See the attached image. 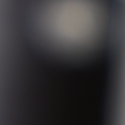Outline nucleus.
<instances>
[{
	"label": "nucleus",
	"instance_id": "nucleus-1",
	"mask_svg": "<svg viewBox=\"0 0 125 125\" xmlns=\"http://www.w3.org/2000/svg\"><path fill=\"white\" fill-rule=\"evenodd\" d=\"M23 16L24 17H25V15H23Z\"/></svg>",
	"mask_w": 125,
	"mask_h": 125
},
{
	"label": "nucleus",
	"instance_id": "nucleus-3",
	"mask_svg": "<svg viewBox=\"0 0 125 125\" xmlns=\"http://www.w3.org/2000/svg\"><path fill=\"white\" fill-rule=\"evenodd\" d=\"M109 23V24H110V23Z\"/></svg>",
	"mask_w": 125,
	"mask_h": 125
},
{
	"label": "nucleus",
	"instance_id": "nucleus-2",
	"mask_svg": "<svg viewBox=\"0 0 125 125\" xmlns=\"http://www.w3.org/2000/svg\"><path fill=\"white\" fill-rule=\"evenodd\" d=\"M23 23L24 24V23Z\"/></svg>",
	"mask_w": 125,
	"mask_h": 125
}]
</instances>
